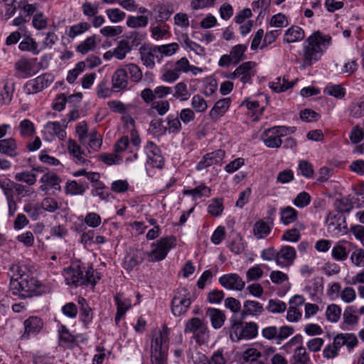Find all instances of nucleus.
Segmentation results:
<instances>
[{"label": "nucleus", "instance_id": "13", "mask_svg": "<svg viewBox=\"0 0 364 364\" xmlns=\"http://www.w3.org/2000/svg\"><path fill=\"white\" fill-rule=\"evenodd\" d=\"M220 284L228 289L241 291L245 288V282L237 274L230 273L219 278Z\"/></svg>", "mask_w": 364, "mask_h": 364}, {"label": "nucleus", "instance_id": "2", "mask_svg": "<svg viewBox=\"0 0 364 364\" xmlns=\"http://www.w3.org/2000/svg\"><path fill=\"white\" fill-rule=\"evenodd\" d=\"M64 277L68 285L82 286L91 284L95 286L100 277L95 274L92 267L75 262L64 270Z\"/></svg>", "mask_w": 364, "mask_h": 364}, {"label": "nucleus", "instance_id": "55", "mask_svg": "<svg viewBox=\"0 0 364 364\" xmlns=\"http://www.w3.org/2000/svg\"><path fill=\"white\" fill-rule=\"evenodd\" d=\"M85 68V63L83 61L79 62L76 64L75 68L70 70L68 72L67 76V81L69 83H73L75 80L77 78L78 75L84 71Z\"/></svg>", "mask_w": 364, "mask_h": 364}, {"label": "nucleus", "instance_id": "34", "mask_svg": "<svg viewBox=\"0 0 364 364\" xmlns=\"http://www.w3.org/2000/svg\"><path fill=\"white\" fill-rule=\"evenodd\" d=\"M14 85L11 82H4L2 89H0V101L4 104H9L13 96Z\"/></svg>", "mask_w": 364, "mask_h": 364}, {"label": "nucleus", "instance_id": "51", "mask_svg": "<svg viewBox=\"0 0 364 364\" xmlns=\"http://www.w3.org/2000/svg\"><path fill=\"white\" fill-rule=\"evenodd\" d=\"M287 305L284 301L277 299H270L267 306V310L273 314H280L285 311Z\"/></svg>", "mask_w": 364, "mask_h": 364}, {"label": "nucleus", "instance_id": "36", "mask_svg": "<svg viewBox=\"0 0 364 364\" xmlns=\"http://www.w3.org/2000/svg\"><path fill=\"white\" fill-rule=\"evenodd\" d=\"M253 232L257 238H264L270 233L271 228L267 223L260 220L255 223Z\"/></svg>", "mask_w": 364, "mask_h": 364}, {"label": "nucleus", "instance_id": "54", "mask_svg": "<svg viewBox=\"0 0 364 364\" xmlns=\"http://www.w3.org/2000/svg\"><path fill=\"white\" fill-rule=\"evenodd\" d=\"M301 238V233L298 228L287 230L282 236L283 241L296 242Z\"/></svg>", "mask_w": 364, "mask_h": 364}, {"label": "nucleus", "instance_id": "35", "mask_svg": "<svg viewBox=\"0 0 364 364\" xmlns=\"http://www.w3.org/2000/svg\"><path fill=\"white\" fill-rule=\"evenodd\" d=\"M90 27V24L87 22H80L70 26L67 35L69 38L73 39L88 31Z\"/></svg>", "mask_w": 364, "mask_h": 364}, {"label": "nucleus", "instance_id": "61", "mask_svg": "<svg viewBox=\"0 0 364 364\" xmlns=\"http://www.w3.org/2000/svg\"><path fill=\"white\" fill-rule=\"evenodd\" d=\"M331 255L337 261H343L348 257V252L346 247L341 245H336L333 247Z\"/></svg>", "mask_w": 364, "mask_h": 364}, {"label": "nucleus", "instance_id": "11", "mask_svg": "<svg viewBox=\"0 0 364 364\" xmlns=\"http://www.w3.org/2000/svg\"><path fill=\"white\" fill-rule=\"evenodd\" d=\"M144 151L146 154V163L152 168H162L164 165V157L159 146L154 142L149 141Z\"/></svg>", "mask_w": 364, "mask_h": 364}, {"label": "nucleus", "instance_id": "4", "mask_svg": "<svg viewBox=\"0 0 364 364\" xmlns=\"http://www.w3.org/2000/svg\"><path fill=\"white\" fill-rule=\"evenodd\" d=\"M11 291L13 294L25 299L41 295L45 287L34 277L21 275L20 280L15 279L11 282Z\"/></svg>", "mask_w": 364, "mask_h": 364}, {"label": "nucleus", "instance_id": "8", "mask_svg": "<svg viewBox=\"0 0 364 364\" xmlns=\"http://www.w3.org/2000/svg\"><path fill=\"white\" fill-rule=\"evenodd\" d=\"M184 332L193 333L197 340H204L208 337L209 330L205 321L193 317L186 323Z\"/></svg>", "mask_w": 364, "mask_h": 364}, {"label": "nucleus", "instance_id": "30", "mask_svg": "<svg viewBox=\"0 0 364 364\" xmlns=\"http://www.w3.org/2000/svg\"><path fill=\"white\" fill-rule=\"evenodd\" d=\"M155 10L158 14L156 16V20L161 23L167 21L174 11L173 6L171 4L159 5Z\"/></svg>", "mask_w": 364, "mask_h": 364}, {"label": "nucleus", "instance_id": "62", "mask_svg": "<svg viewBox=\"0 0 364 364\" xmlns=\"http://www.w3.org/2000/svg\"><path fill=\"white\" fill-rule=\"evenodd\" d=\"M145 36L146 35L144 33H141L137 31H132L127 36L126 41L129 42V45L132 46V48L136 47L144 39Z\"/></svg>", "mask_w": 364, "mask_h": 364}, {"label": "nucleus", "instance_id": "19", "mask_svg": "<svg viewBox=\"0 0 364 364\" xmlns=\"http://www.w3.org/2000/svg\"><path fill=\"white\" fill-rule=\"evenodd\" d=\"M205 316L210 319L211 326L215 329L220 328L226 320L225 313L219 309L208 308Z\"/></svg>", "mask_w": 364, "mask_h": 364}, {"label": "nucleus", "instance_id": "46", "mask_svg": "<svg viewBox=\"0 0 364 364\" xmlns=\"http://www.w3.org/2000/svg\"><path fill=\"white\" fill-rule=\"evenodd\" d=\"M247 247V242L238 235L230 244V251L235 254L239 255L243 252Z\"/></svg>", "mask_w": 364, "mask_h": 364}, {"label": "nucleus", "instance_id": "52", "mask_svg": "<svg viewBox=\"0 0 364 364\" xmlns=\"http://www.w3.org/2000/svg\"><path fill=\"white\" fill-rule=\"evenodd\" d=\"M357 309L355 306H348L343 313L344 323L348 325H354L357 323L358 317L355 315Z\"/></svg>", "mask_w": 364, "mask_h": 364}, {"label": "nucleus", "instance_id": "44", "mask_svg": "<svg viewBox=\"0 0 364 364\" xmlns=\"http://www.w3.org/2000/svg\"><path fill=\"white\" fill-rule=\"evenodd\" d=\"M41 182L55 189L60 190V183L61 179L55 173H47L42 176Z\"/></svg>", "mask_w": 364, "mask_h": 364}, {"label": "nucleus", "instance_id": "28", "mask_svg": "<svg viewBox=\"0 0 364 364\" xmlns=\"http://www.w3.org/2000/svg\"><path fill=\"white\" fill-rule=\"evenodd\" d=\"M172 67V63H168L161 69V75L160 79L168 83H173L176 81L179 77L180 74L178 73V70L174 69H171L168 67Z\"/></svg>", "mask_w": 364, "mask_h": 364}, {"label": "nucleus", "instance_id": "60", "mask_svg": "<svg viewBox=\"0 0 364 364\" xmlns=\"http://www.w3.org/2000/svg\"><path fill=\"white\" fill-rule=\"evenodd\" d=\"M263 276V271L259 265H255L250 268L246 272L247 282L257 281Z\"/></svg>", "mask_w": 364, "mask_h": 364}, {"label": "nucleus", "instance_id": "17", "mask_svg": "<svg viewBox=\"0 0 364 364\" xmlns=\"http://www.w3.org/2000/svg\"><path fill=\"white\" fill-rule=\"evenodd\" d=\"M128 85L127 71L124 68L117 69L112 77V90L119 92L127 88Z\"/></svg>", "mask_w": 364, "mask_h": 364}, {"label": "nucleus", "instance_id": "42", "mask_svg": "<svg viewBox=\"0 0 364 364\" xmlns=\"http://www.w3.org/2000/svg\"><path fill=\"white\" fill-rule=\"evenodd\" d=\"M191 107L196 112H205L208 109L206 100L200 95H195L191 99Z\"/></svg>", "mask_w": 364, "mask_h": 364}, {"label": "nucleus", "instance_id": "38", "mask_svg": "<svg viewBox=\"0 0 364 364\" xmlns=\"http://www.w3.org/2000/svg\"><path fill=\"white\" fill-rule=\"evenodd\" d=\"M179 49V46L177 43H171L157 46V50L159 51L160 57L163 60L164 57H169L175 54Z\"/></svg>", "mask_w": 364, "mask_h": 364}, {"label": "nucleus", "instance_id": "59", "mask_svg": "<svg viewBox=\"0 0 364 364\" xmlns=\"http://www.w3.org/2000/svg\"><path fill=\"white\" fill-rule=\"evenodd\" d=\"M15 179L18 181H23L28 185H33L36 181V175L28 171H23L15 175Z\"/></svg>", "mask_w": 364, "mask_h": 364}, {"label": "nucleus", "instance_id": "20", "mask_svg": "<svg viewBox=\"0 0 364 364\" xmlns=\"http://www.w3.org/2000/svg\"><path fill=\"white\" fill-rule=\"evenodd\" d=\"M263 311V306L259 302L253 300H247L243 304V309L241 313V320L245 319L248 315H260Z\"/></svg>", "mask_w": 364, "mask_h": 364}, {"label": "nucleus", "instance_id": "18", "mask_svg": "<svg viewBox=\"0 0 364 364\" xmlns=\"http://www.w3.org/2000/svg\"><path fill=\"white\" fill-rule=\"evenodd\" d=\"M261 139L269 148H279L283 142L273 127L264 130L261 135Z\"/></svg>", "mask_w": 364, "mask_h": 364}, {"label": "nucleus", "instance_id": "49", "mask_svg": "<svg viewBox=\"0 0 364 364\" xmlns=\"http://www.w3.org/2000/svg\"><path fill=\"white\" fill-rule=\"evenodd\" d=\"M60 205L61 204H59L55 198L50 197L45 198L40 205L41 210H44L49 213H54L60 208Z\"/></svg>", "mask_w": 364, "mask_h": 364}, {"label": "nucleus", "instance_id": "41", "mask_svg": "<svg viewBox=\"0 0 364 364\" xmlns=\"http://www.w3.org/2000/svg\"><path fill=\"white\" fill-rule=\"evenodd\" d=\"M324 92L336 98L341 99L346 95V89L341 85L329 83L326 86Z\"/></svg>", "mask_w": 364, "mask_h": 364}, {"label": "nucleus", "instance_id": "39", "mask_svg": "<svg viewBox=\"0 0 364 364\" xmlns=\"http://www.w3.org/2000/svg\"><path fill=\"white\" fill-rule=\"evenodd\" d=\"M131 50L132 46L129 45V42L126 40H122L118 43L117 48L114 50V54L117 59L122 60Z\"/></svg>", "mask_w": 364, "mask_h": 364}, {"label": "nucleus", "instance_id": "48", "mask_svg": "<svg viewBox=\"0 0 364 364\" xmlns=\"http://www.w3.org/2000/svg\"><path fill=\"white\" fill-rule=\"evenodd\" d=\"M246 50L247 46L242 44L236 45L232 48L230 51V55L234 60V65H237L239 62L245 59L244 53L246 51Z\"/></svg>", "mask_w": 364, "mask_h": 364}, {"label": "nucleus", "instance_id": "50", "mask_svg": "<svg viewBox=\"0 0 364 364\" xmlns=\"http://www.w3.org/2000/svg\"><path fill=\"white\" fill-rule=\"evenodd\" d=\"M223 209L224 207L222 198L213 199L208 207V213L215 217L220 216L222 214Z\"/></svg>", "mask_w": 364, "mask_h": 364}, {"label": "nucleus", "instance_id": "10", "mask_svg": "<svg viewBox=\"0 0 364 364\" xmlns=\"http://www.w3.org/2000/svg\"><path fill=\"white\" fill-rule=\"evenodd\" d=\"M139 53L143 65L147 68L153 69L156 62L161 63L162 61L157 46H143L139 49Z\"/></svg>", "mask_w": 364, "mask_h": 364}, {"label": "nucleus", "instance_id": "9", "mask_svg": "<svg viewBox=\"0 0 364 364\" xmlns=\"http://www.w3.org/2000/svg\"><path fill=\"white\" fill-rule=\"evenodd\" d=\"M54 80V77L50 73H44L33 80L28 81L25 86V92L30 95L39 92L48 87Z\"/></svg>", "mask_w": 364, "mask_h": 364}, {"label": "nucleus", "instance_id": "25", "mask_svg": "<svg viewBox=\"0 0 364 364\" xmlns=\"http://www.w3.org/2000/svg\"><path fill=\"white\" fill-rule=\"evenodd\" d=\"M16 69L21 72L23 77L34 75L38 70L35 67V64L26 59L20 60L15 64Z\"/></svg>", "mask_w": 364, "mask_h": 364}, {"label": "nucleus", "instance_id": "32", "mask_svg": "<svg viewBox=\"0 0 364 364\" xmlns=\"http://www.w3.org/2000/svg\"><path fill=\"white\" fill-rule=\"evenodd\" d=\"M68 148L69 152L74 156L75 163L85 164L87 161V160L82 157L81 148L75 141L69 139Z\"/></svg>", "mask_w": 364, "mask_h": 364}, {"label": "nucleus", "instance_id": "37", "mask_svg": "<svg viewBox=\"0 0 364 364\" xmlns=\"http://www.w3.org/2000/svg\"><path fill=\"white\" fill-rule=\"evenodd\" d=\"M269 87L273 91L276 92H282L293 87V84L290 83L284 77L282 78L278 77L275 79L274 81L270 82Z\"/></svg>", "mask_w": 364, "mask_h": 364}, {"label": "nucleus", "instance_id": "15", "mask_svg": "<svg viewBox=\"0 0 364 364\" xmlns=\"http://www.w3.org/2000/svg\"><path fill=\"white\" fill-rule=\"evenodd\" d=\"M44 133L48 140H52L55 136L63 141L66 138L65 129L63 128L58 122H48L44 127Z\"/></svg>", "mask_w": 364, "mask_h": 364}, {"label": "nucleus", "instance_id": "40", "mask_svg": "<svg viewBox=\"0 0 364 364\" xmlns=\"http://www.w3.org/2000/svg\"><path fill=\"white\" fill-rule=\"evenodd\" d=\"M96 47L95 36L87 37L84 41L81 42L76 48V50L82 54H86L92 50Z\"/></svg>", "mask_w": 364, "mask_h": 364}, {"label": "nucleus", "instance_id": "31", "mask_svg": "<svg viewBox=\"0 0 364 364\" xmlns=\"http://www.w3.org/2000/svg\"><path fill=\"white\" fill-rule=\"evenodd\" d=\"M173 97L181 102L188 100L191 97L188 86L184 82H178L173 87Z\"/></svg>", "mask_w": 364, "mask_h": 364}, {"label": "nucleus", "instance_id": "57", "mask_svg": "<svg viewBox=\"0 0 364 364\" xmlns=\"http://www.w3.org/2000/svg\"><path fill=\"white\" fill-rule=\"evenodd\" d=\"M170 109V104L168 100L155 101L151 105L150 109H155L158 114L164 116Z\"/></svg>", "mask_w": 364, "mask_h": 364}, {"label": "nucleus", "instance_id": "7", "mask_svg": "<svg viewBox=\"0 0 364 364\" xmlns=\"http://www.w3.org/2000/svg\"><path fill=\"white\" fill-rule=\"evenodd\" d=\"M190 291L185 287H178L171 300V311L175 316L186 314L192 303Z\"/></svg>", "mask_w": 364, "mask_h": 364}, {"label": "nucleus", "instance_id": "33", "mask_svg": "<svg viewBox=\"0 0 364 364\" xmlns=\"http://www.w3.org/2000/svg\"><path fill=\"white\" fill-rule=\"evenodd\" d=\"M167 127L164 128V132L168 131L169 133L178 134L182 128L179 118L174 114H169L166 117Z\"/></svg>", "mask_w": 364, "mask_h": 364}, {"label": "nucleus", "instance_id": "43", "mask_svg": "<svg viewBox=\"0 0 364 364\" xmlns=\"http://www.w3.org/2000/svg\"><path fill=\"white\" fill-rule=\"evenodd\" d=\"M114 301L117 306V310L119 311H122L123 313L126 312L131 308L132 301L129 299L124 296L123 294L117 293L114 296Z\"/></svg>", "mask_w": 364, "mask_h": 364}, {"label": "nucleus", "instance_id": "56", "mask_svg": "<svg viewBox=\"0 0 364 364\" xmlns=\"http://www.w3.org/2000/svg\"><path fill=\"white\" fill-rule=\"evenodd\" d=\"M299 170L301 171V174L308 178L313 177L314 171L313 165L306 160H301L299 161Z\"/></svg>", "mask_w": 364, "mask_h": 364}, {"label": "nucleus", "instance_id": "6", "mask_svg": "<svg viewBox=\"0 0 364 364\" xmlns=\"http://www.w3.org/2000/svg\"><path fill=\"white\" fill-rule=\"evenodd\" d=\"M242 320H237L235 316H232L230 321L231 327L230 329V335L232 340H234L233 335L237 339L246 338L250 339L255 338L257 335L258 326L254 322L246 323L242 326Z\"/></svg>", "mask_w": 364, "mask_h": 364}, {"label": "nucleus", "instance_id": "27", "mask_svg": "<svg viewBox=\"0 0 364 364\" xmlns=\"http://www.w3.org/2000/svg\"><path fill=\"white\" fill-rule=\"evenodd\" d=\"M88 188L89 184L86 181H71L66 183L65 191L67 194L82 195Z\"/></svg>", "mask_w": 364, "mask_h": 364}, {"label": "nucleus", "instance_id": "5", "mask_svg": "<svg viewBox=\"0 0 364 364\" xmlns=\"http://www.w3.org/2000/svg\"><path fill=\"white\" fill-rule=\"evenodd\" d=\"M176 239L173 236L162 237L151 245V250L146 253L151 262L164 259L168 252L176 246Z\"/></svg>", "mask_w": 364, "mask_h": 364}, {"label": "nucleus", "instance_id": "53", "mask_svg": "<svg viewBox=\"0 0 364 364\" xmlns=\"http://www.w3.org/2000/svg\"><path fill=\"white\" fill-rule=\"evenodd\" d=\"M19 128L21 136L24 137L30 136L35 132L33 123L27 119H25L20 122Z\"/></svg>", "mask_w": 364, "mask_h": 364}, {"label": "nucleus", "instance_id": "63", "mask_svg": "<svg viewBox=\"0 0 364 364\" xmlns=\"http://www.w3.org/2000/svg\"><path fill=\"white\" fill-rule=\"evenodd\" d=\"M106 14L109 20L113 23L119 22L122 21L126 16L125 13L120 11L119 9H107Z\"/></svg>", "mask_w": 364, "mask_h": 364}, {"label": "nucleus", "instance_id": "47", "mask_svg": "<svg viewBox=\"0 0 364 364\" xmlns=\"http://www.w3.org/2000/svg\"><path fill=\"white\" fill-rule=\"evenodd\" d=\"M148 18L145 16H129L127 25L129 28H143L148 24Z\"/></svg>", "mask_w": 364, "mask_h": 364}, {"label": "nucleus", "instance_id": "58", "mask_svg": "<svg viewBox=\"0 0 364 364\" xmlns=\"http://www.w3.org/2000/svg\"><path fill=\"white\" fill-rule=\"evenodd\" d=\"M293 203L296 207L303 208L311 203V196L308 193L303 191L297 195Z\"/></svg>", "mask_w": 364, "mask_h": 364}, {"label": "nucleus", "instance_id": "45", "mask_svg": "<svg viewBox=\"0 0 364 364\" xmlns=\"http://www.w3.org/2000/svg\"><path fill=\"white\" fill-rule=\"evenodd\" d=\"M341 315V309L338 305L332 304L328 306L326 311V316L328 321L336 323L340 319Z\"/></svg>", "mask_w": 364, "mask_h": 364}, {"label": "nucleus", "instance_id": "12", "mask_svg": "<svg viewBox=\"0 0 364 364\" xmlns=\"http://www.w3.org/2000/svg\"><path fill=\"white\" fill-rule=\"evenodd\" d=\"M225 152L224 150L218 149L213 152L205 154L202 159L198 163L196 169L198 171L206 168L210 166L220 164L225 158Z\"/></svg>", "mask_w": 364, "mask_h": 364}, {"label": "nucleus", "instance_id": "64", "mask_svg": "<svg viewBox=\"0 0 364 364\" xmlns=\"http://www.w3.org/2000/svg\"><path fill=\"white\" fill-rule=\"evenodd\" d=\"M94 188L92 190L91 193L94 196H99L101 200H107L109 197V193L105 189V186L103 183H97L93 184Z\"/></svg>", "mask_w": 364, "mask_h": 364}, {"label": "nucleus", "instance_id": "16", "mask_svg": "<svg viewBox=\"0 0 364 364\" xmlns=\"http://www.w3.org/2000/svg\"><path fill=\"white\" fill-rule=\"evenodd\" d=\"M43 320L38 316H30L24 321L25 331L22 337L28 338L31 335L38 333L43 327Z\"/></svg>", "mask_w": 364, "mask_h": 364}, {"label": "nucleus", "instance_id": "3", "mask_svg": "<svg viewBox=\"0 0 364 364\" xmlns=\"http://www.w3.org/2000/svg\"><path fill=\"white\" fill-rule=\"evenodd\" d=\"M169 329L164 326L153 333L151 348L152 364H167Z\"/></svg>", "mask_w": 364, "mask_h": 364}, {"label": "nucleus", "instance_id": "21", "mask_svg": "<svg viewBox=\"0 0 364 364\" xmlns=\"http://www.w3.org/2000/svg\"><path fill=\"white\" fill-rule=\"evenodd\" d=\"M0 153L12 158L18 156L16 139L12 137L0 139Z\"/></svg>", "mask_w": 364, "mask_h": 364}, {"label": "nucleus", "instance_id": "24", "mask_svg": "<svg viewBox=\"0 0 364 364\" xmlns=\"http://www.w3.org/2000/svg\"><path fill=\"white\" fill-rule=\"evenodd\" d=\"M255 63L252 61H248L243 63L239 67H237L235 70L237 73V77L240 78V80L242 83H248L251 82L252 80V70L254 68Z\"/></svg>", "mask_w": 364, "mask_h": 364}, {"label": "nucleus", "instance_id": "26", "mask_svg": "<svg viewBox=\"0 0 364 364\" xmlns=\"http://www.w3.org/2000/svg\"><path fill=\"white\" fill-rule=\"evenodd\" d=\"M279 214L281 222L284 225H288L297 220L299 212L291 206H286L280 209Z\"/></svg>", "mask_w": 364, "mask_h": 364}, {"label": "nucleus", "instance_id": "29", "mask_svg": "<svg viewBox=\"0 0 364 364\" xmlns=\"http://www.w3.org/2000/svg\"><path fill=\"white\" fill-rule=\"evenodd\" d=\"M292 364H311L310 356L304 346L296 347Z\"/></svg>", "mask_w": 364, "mask_h": 364}, {"label": "nucleus", "instance_id": "14", "mask_svg": "<svg viewBox=\"0 0 364 364\" xmlns=\"http://www.w3.org/2000/svg\"><path fill=\"white\" fill-rule=\"evenodd\" d=\"M296 257V250L291 246H282L278 251L277 258V264L281 267H287L291 266Z\"/></svg>", "mask_w": 364, "mask_h": 364}, {"label": "nucleus", "instance_id": "22", "mask_svg": "<svg viewBox=\"0 0 364 364\" xmlns=\"http://www.w3.org/2000/svg\"><path fill=\"white\" fill-rule=\"evenodd\" d=\"M230 102V98H224L217 101L209 112L210 117L212 119L217 120L222 117L229 109Z\"/></svg>", "mask_w": 364, "mask_h": 364}, {"label": "nucleus", "instance_id": "23", "mask_svg": "<svg viewBox=\"0 0 364 364\" xmlns=\"http://www.w3.org/2000/svg\"><path fill=\"white\" fill-rule=\"evenodd\" d=\"M304 37V31L298 26H293L285 31L283 41L287 43H295L302 41Z\"/></svg>", "mask_w": 364, "mask_h": 364}, {"label": "nucleus", "instance_id": "1", "mask_svg": "<svg viewBox=\"0 0 364 364\" xmlns=\"http://www.w3.org/2000/svg\"><path fill=\"white\" fill-rule=\"evenodd\" d=\"M331 38L323 36L319 31L309 36L304 43L302 67L304 68L317 62L323 54L324 50L330 45Z\"/></svg>", "mask_w": 364, "mask_h": 364}]
</instances>
